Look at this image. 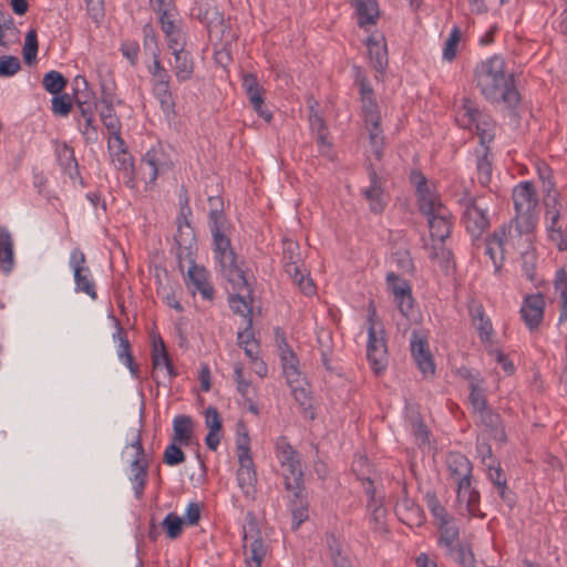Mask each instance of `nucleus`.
Listing matches in <instances>:
<instances>
[{"instance_id": "obj_52", "label": "nucleus", "mask_w": 567, "mask_h": 567, "mask_svg": "<svg viewBox=\"0 0 567 567\" xmlns=\"http://www.w3.org/2000/svg\"><path fill=\"white\" fill-rule=\"evenodd\" d=\"M425 501L430 512L432 513L433 517L436 520V524H440L443 520L452 518V516L449 515V513L446 512L445 507L441 505L439 498L434 493H426Z\"/></svg>"}, {"instance_id": "obj_30", "label": "nucleus", "mask_w": 567, "mask_h": 567, "mask_svg": "<svg viewBox=\"0 0 567 567\" xmlns=\"http://www.w3.org/2000/svg\"><path fill=\"white\" fill-rule=\"evenodd\" d=\"M140 174L145 183H154L161 171L158 153L155 150L146 152L138 167Z\"/></svg>"}, {"instance_id": "obj_10", "label": "nucleus", "mask_w": 567, "mask_h": 567, "mask_svg": "<svg viewBox=\"0 0 567 567\" xmlns=\"http://www.w3.org/2000/svg\"><path fill=\"white\" fill-rule=\"evenodd\" d=\"M107 147L111 154L112 163L123 173L124 184L133 188L135 186V169L133 156L128 153L126 144L121 135L109 137Z\"/></svg>"}, {"instance_id": "obj_58", "label": "nucleus", "mask_w": 567, "mask_h": 567, "mask_svg": "<svg viewBox=\"0 0 567 567\" xmlns=\"http://www.w3.org/2000/svg\"><path fill=\"white\" fill-rule=\"evenodd\" d=\"M51 102L52 112L59 116H66L72 109V99L69 94H54Z\"/></svg>"}, {"instance_id": "obj_54", "label": "nucleus", "mask_w": 567, "mask_h": 567, "mask_svg": "<svg viewBox=\"0 0 567 567\" xmlns=\"http://www.w3.org/2000/svg\"><path fill=\"white\" fill-rule=\"evenodd\" d=\"M391 262L402 274L412 272L414 269L413 260L408 250H398L392 254Z\"/></svg>"}, {"instance_id": "obj_21", "label": "nucleus", "mask_w": 567, "mask_h": 567, "mask_svg": "<svg viewBox=\"0 0 567 567\" xmlns=\"http://www.w3.org/2000/svg\"><path fill=\"white\" fill-rule=\"evenodd\" d=\"M116 332L113 334L114 339L118 340L117 355L120 360L130 369L134 377H137L138 367L134 363L133 354L131 351V343L127 339L126 331L121 327L120 321H115Z\"/></svg>"}, {"instance_id": "obj_40", "label": "nucleus", "mask_w": 567, "mask_h": 567, "mask_svg": "<svg viewBox=\"0 0 567 567\" xmlns=\"http://www.w3.org/2000/svg\"><path fill=\"white\" fill-rule=\"evenodd\" d=\"M477 178L482 186H488L492 179V162L489 159L488 147L484 148V152L476 161Z\"/></svg>"}, {"instance_id": "obj_32", "label": "nucleus", "mask_w": 567, "mask_h": 567, "mask_svg": "<svg viewBox=\"0 0 567 567\" xmlns=\"http://www.w3.org/2000/svg\"><path fill=\"white\" fill-rule=\"evenodd\" d=\"M147 462H142V457H134L131 463V472L133 474L131 481L133 482V488L135 496L141 498L147 482Z\"/></svg>"}, {"instance_id": "obj_51", "label": "nucleus", "mask_w": 567, "mask_h": 567, "mask_svg": "<svg viewBox=\"0 0 567 567\" xmlns=\"http://www.w3.org/2000/svg\"><path fill=\"white\" fill-rule=\"evenodd\" d=\"M183 519L174 513H168L162 522V526L167 537L171 539H176L181 536L183 532Z\"/></svg>"}, {"instance_id": "obj_18", "label": "nucleus", "mask_w": 567, "mask_h": 567, "mask_svg": "<svg viewBox=\"0 0 567 567\" xmlns=\"http://www.w3.org/2000/svg\"><path fill=\"white\" fill-rule=\"evenodd\" d=\"M368 54L373 68L378 72H383L388 66V49L383 35L377 38L371 35L367 39Z\"/></svg>"}, {"instance_id": "obj_36", "label": "nucleus", "mask_w": 567, "mask_h": 567, "mask_svg": "<svg viewBox=\"0 0 567 567\" xmlns=\"http://www.w3.org/2000/svg\"><path fill=\"white\" fill-rule=\"evenodd\" d=\"M152 361L153 367L159 368L162 365H165L167 369V372L171 377H176L177 372L175 371L173 363L168 357L165 343L162 338H158V340H154L153 342V349H152Z\"/></svg>"}, {"instance_id": "obj_15", "label": "nucleus", "mask_w": 567, "mask_h": 567, "mask_svg": "<svg viewBox=\"0 0 567 567\" xmlns=\"http://www.w3.org/2000/svg\"><path fill=\"white\" fill-rule=\"evenodd\" d=\"M426 217L432 239H437L443 244L444 240L450 237L452 229L450 210L446 207H439L436 213Z\"/></svg>"}, {"instance_id": "obj_8", "label": "nucleus", "mask_w": 567, "mask_h": 567, "mask_svg": "<svg viewBox=\"0 0 567 567\" xmlns=\"http://www.w3.org/2000/svg\"><path fill=\"white\" fill-rule=\"evenodd\" d=\"M179 204L181 213L177 217V234L175 236V241L177 244V258L182 266V258H190L193 248L196 245L194 229L187 220V216L190 214V207L188 205L187 190L184 187H182L179 194Z\"/></svg>"}, {"instance_id": "obj_24", "label": "nucleus", "mask_w": 567, "mask_h": 567, "mask_svg": "<svg viewBox=\"0 0 567 567\" xmlns=\"http://www.w3.org/2000/svg\"><path fill=\"white\" fill-rule=\"evenodd\" d=\"M14 265L13 239L7 227L0 228V270L10 274Z\"/></svg>"}, {"instance_id": "obj_38", "label": "nucleus", "mask_w": 567, "mask_h": 567, "mask_svg": "<svg viewBox=\"0 0 567 567\" xmlns=\"http://www.w3.org/2000/svg\"><path fill=\"white\" fill-rule=\"evenodd\" d=\"M56 156L62 169L72 177L73 172H78V162L73 148L63 144L56 148Z\"/></svg>"}, {"instance_id": "obj_29", "label": "nucleus", "mask_w": 567, "mask_h": 567, "mask_svg": "<svg viewBox=\"0 0 567 567\" xmlns=\"http://www.w3.org/2000/svg\"><path fill=\"white\" fill-rule=\"evenodd\" d=\"M284 261L285 270L289 276H297L300 274V252L299 245L293 240H284Z\"/></svg>"}, {"instance_id": "obj_37", "label": "nucleus", "mask_w": 567, "mask_h": 567, "mask_svg": "<svg viewBox=\"0 0 567 567\" xmlns=\"http://www.w3.org/2000/svg\"><path fill=\"white\" fill-rule=\"evenodd\" d=\"M114 104H103V107L100 111V118L109 131V137H115L116 135H121V121L117 117L115 110L113 107Z\"/></svg>"}, {"instance_id": "obj_64", "label": "nucleus", "mask_w": 567, "mask_h": 567, "mask_svg": "<svg viewBox=\"0 0 567 567\" xmlns=\"http://www.w3.org/2000/svg\"><path fill=\"white\" fill-rule=\"evenodd\" d=\"M470 402L475 412H480L487 408L485 394L481 388L475 384H471Z\"/></svg>"}, {"instance_id": "obj_50", "label": "nucleus", "mask_w": 567, "mask_h": 567, "mask_svg": "<svg viewBox=\"0 0 567 567\" xmlns=\"http://www.w3.org/2000/svg\"><path fill=\"white\" fill-rule=\"evenodd\" d=\"M369 132L370 145L372 147V152L378 161H380L383 156V145H384V136L383 131L380 127V124L367 126Z\"/></svg>"}, {"instance_id": "obj_47", "label": "nucleus", "mask_w": 567, "mask_h": 567, "mask_svg": "<svg viewBox=\"0 0 567 567\" xmlns=\"http://www.w3.org/2000/svg\"><path fill=\"white\" fill-rule=\"evenodd\" d=\"M462 112L463 113L460 115L457 120L466 128H472L474 122L482 114L477 106L470 99L463 100Z\"/></svg>"}, {"instance_id": "obj_59", "label": "nucleus", "mask_w": 567, "mask_h": 567, "mask_svg": "<svg viewBox=\"0 0 567 567\" xmlns=\"http://www.w3.org/2000/svg\"><path fill=\"white\" fill-rule=\"evenodd\" d=\"M179 443L172 442L164 452L163 461L169 466H175L185 461V454L178 446Z\"/></svg>"}, {"instance_id": "obj_13", "label": "nucleus", "mask_w": 567, "mask_h": 567, "mask_svg": "<svg viewBox=\"0 0 567 567\" xmlns=\"http://www.w3.org/2000/svg\"><path fill=\"white\" fill-rule=\"evenodd\" d=\"M411 353L424 377L434 374V363L429 349L427 337L417 330L411 334Z\"/></svg>"}, {"instance_id": "obj_28", "label": "nucleus", "mask_w": 567, "mask_h": 567, "mask_svg": "<svg viewBox=\"0 0 567 567\" xmlns=\"http://www.w3.org/2000/svg\"><path fill=\"white\" fill-rule=\"evenodd\" d=\"M162 30L167 39L168 49L174 51L185 48V34L181 30L179 25L175 23L173 17L159 20Z\"/></svg>"}, {"instance_id": "obj_14", "label": "nucleus", "mask_w": 567, "mask_h": 567, "mask_svg": "<svg viewBox=\"0 0 567 567\" xmlns=\"http://www.w3.org/2000/svg\"><path fill=\"white\" fill-rule=\"evenodd\" d=\"M545 300L542 293L528 295L524 298L520 316L529 330L536 329L544 317Z\"/></svg>"}, {"instance_id": "obj_16", "label": "nucleus", "mask_w": 567, "mask_h": 567, "mask_svg": "<svg viewBox=\"0 0 567 567\" xmlns=\"http://www.w3.org/2000/svg\"><path fill=\"white\" fill-rule=\"evenodd\" d=\"M245 286H237L234 282H228L233 286L235 295L229 297L230 308L235 313L241 315L248 321L251 318L252 306H251V289L249 288L248 279L245 276Z\"/></svg>"}, {"instance_id": "obj_39", "label": "nucleus", "mask_w": 567, "mask_h": 567, "mask_svg": "<svg viewBox=\"0 0 567 567\" xmlns=\"http://www.w3.org/2000/svg\"><path fill=\"white\" fill-rule=\"evenodd\" d=\"M303 487L300 491V496L297 497L293 494L291 501V514H292V528L298 529L299 526L308 518V503L303 499Z\"/></svg>"}, {"instance_id": "obj_22", "label": "nucleus", "mask_w": 567, "mask_h": 567, "mask_svg": "<svg viewBox=\"0 0 567 567\" xmlns=\"http://www.w3.org/2000/svg\"><path fill=\"white\" fill-rule=\"evenodd\" d=\"M174 54L173 70L178 82H185L192 79L194 73V61L192 54L184 48L172 51Z\"/></svg>"}, {"instance_id": "obj_25", "label": "nucleus", "mask_w": 567, "mask_h": 567, "mask_svg": "<svg viewBox=\"0 0 567 567\" xmlns=\"http://www.w3.org/2000/svg\"><path fill=\"white\" fill-rule=\"evenodd\" d=\"M437 528L440 530L439 545L444 551L462 543L460 527L454 517L437 524Z\"/></svg>"}, {"instance_id": "obj_6", "label": "nucleus", "mask_w": 567, "mask_h": 567, "mask_svg": "<svg viewBox=\"0 0 567 567\" xmlns=\"http://www.w3.org/2000/svg\"><path fill=\"white\" fill-rule=\"evenodd\" d=\"M456 202L463 209L461 221L466 231L474 238H480L489 227L487 207H485L476 197L464 193Z\"/></svg>"}, {"instance_id": "obj_49", "label": "nucleus", "mask_w": 567, "mask_h": 567, "mask_svg": "<svg viewBox=\"0 0 567 567\" xmlns=\"http://www.w3.org/2000/svg\"><path fill=\"white\" fill-rule=\"evenodd\" d=\"M291 392L295 396V400L299 402L300 406L303 410V413L307 417L313 420L316 417L315 411L311 404V398L309 396V392L302 388L301 384L295 385L291 388Z\"/></svg>"}, {"instance_id": "obj_31", "label": "nucleus", "mask_w": 567, "mask_h": 567, "mask_svg": "<svg viewBox=\"0 0 567 567\" xmlns=\"http://www.w3.org/2000/svg\"><path fill=\"white\" fill-rule=\"evenodd\" d=\"M173 442L181 445H189L193 433V420L188 415H178L173 422Z\"/></svg>"}, {"instance_id": "obj_19", "label": "nucleus", "mask_w": 567, "mask_h": 567, "mask_svg": "<svg viewBox=\"0 0 567 567\" xmlns=\"http://www.w3.org/2000/svg\"><path fill=\"white\" fill-rule=\"evenodd\" d=\"M468 311L472 323L478 331L481 341H489L493 334V326L489 318L485 313L483 305L476 301H472L468 306Z\"/></svg>"}, {"instance_id": "obj_1", "label": "nucleus", "mask_w": 567, "mask_h": 567, "mask_svg": "<svg viewBox=\"0 0 567 567\" xmlns=\"http://www.w3.org/2000/svg\"><path fill=\"white\" fill-rule=\"evenodd\" d=\"M476 87L486 101L492 104H503L515 109L520 101L516 89L514 74L506 71L505 60L501 55H493L481 61L474 70Z\"/></svg>"}, {"instance_id": "obj_41", "label": "nucleus", "mask_w": 567, "mask_h": 567, "mask_svg": "<svg viewBox=\"0 0 567 567\" xmlns=\"http://www.w3.org/2000/svg\"><path fill=\"white\" fill-rule=\"evenodd\" d=\"M473 126H475L476 132L481 138V144L489 143L494 140V123L489 115L481 114L478 118L474 122Z\"/></svg>"}, {"instance_id": "obj_46", "label": "nucleus", "mask_w": 567, "mask_h": 567, "mask_svg": "<svg viewBox=\"0 0 567 567\" xmlns=\"http://www.w3.org/2000/svg\"><path fill=\"white\" fill-rule=\"evenodd\" d=\"M522 269L526 278L534 282L536 280L535 269L537 262V255L533 247H528L520 254Z\"/></svg>"}, {"instance_id": "obj_53", "label": "nucleus", "mask_w": 567, "mask_h": 567, "mask_svg": "<svg viewBox=\"0 0 567 567\" xmlns=\"http://www.w3.org/2000/svg\"><path fill=\"white\" fill-rule=\"evenodd\" d=\"M543 193L545 194L544 205L546 207V210L561 209L560 196L558 192L555 189V184L553 181L544 183Z\"/></svg>"}, {"instance_id": "obj_63", "label": "nucleus", "mask_w": 567, "mask_h": 567, "mask_svg": "<svg viewBox=\"0 0 567 567\" xmlns=\"http://www.w3.org/2000/svg\"><path fill=\"white\" fill-rule=\"evenodd\" d=\"M73 96L74 101L78 104V97L86 99L87 101L92 96V92L89 91V83L86 79L82 75H78L73 80Z\"/></svg>"}, {"instance_id": "obj_3", "label": "nucleus", "mask_w": 567, "mask_h": 567, "mask_svg": "<svg viewBox=\"0 0 567 567\" xmlns=\"http://www.w3.org/2000/svg\"><path fill=\"white\" fill-rule=\"evenodd\" d=\"M513 202L516 212L514 224L519 235L534 230L537 221L536 208L538 198L530 182H522L513 189Z\"/></svg>"}, {"instance_id": "obj_11", "label": "nucleus", "mask_w": 567, "mask_h": 567, "mask_svg": "<svg viewBox=\"0 0 567 567\" xmlns=\"http://www.w3.org/2000/svg\"><path fill=\"white\" fill-rule=\"evenodd\" d=\"M410 179L416 186L419 208L423 215L431 216L439 207H445L430 189L426 177L420 171H412Z\"/></svg>"}, {"instance_id": "obj_7", "label": "nucleus", "mask_w": 567, "mask_h": 567, "mask_svg": "<svg viewBox=\"0 0 567 567\" xmlns=\"http://www.w3.org/2000/svg\"><path fill=\"white\" fill-rule=\"evenodd\" d=\"M243 548L248 567H261L268 546L265 544L258 522L252 513H247L243 527Z\"/></svg>"}, {"instance_id": "obj_62", "label": "nucleus", "mask_w": 567, "mask_h": 567, "mask_svg": "<svg viewBox=\"0 0 567 567\" xmlns=\"http://www.w3.org/2000/svg\"><path fill=\"white\" fill-rule=\"evenodd\" d=\"M293 282L299 287L305 296H312L316 292V287L309 274H305L300 268V274L297 276H289Z\"/></svg>"}, {"instance_id": "obj_4", "label": "nucleus", "mask_w": 567, "mask_h": 567, "mask_svg": "<svg viewBox=\"0 0 567 567\" xmlns=\"http://www.w3.org/2000/svg\"><path fill=\"white\" fill-rule=\"evenodd\" d=\"M276 456L282 468L286 488L288 491H295V495L299 497L303 484L300 457L284 436L277 440Z\"/></svg>"}, {"instance_id": "obj_27", "label": "nucleus", "mask_w": 567, "mask_h": 567, "mask_svg": "<svg viewBox=\"0 0 567 567\" xmlns=\"http://www.w3.org/2000/svg\"><path fill=\"white\" fill-rule=\"evenodd\" d=\"M395 512L400 519L405 524L420 525L422 523V508L408 497H404L396 503Z\"/></svg>"}, {"instance_id": "obj_60", "label": "nucleus", "mask_w": 567, "mask_h": 567, "mask_svg": "<svg viewBox=\"0 0 567 567\" xmlns=\"http://www.w3.org/2000/svg\"><path fill=\"white\" fill-rule=\"evenodd\" d=\"M362 112L365 127L380 124L381 116L377 104L372 100L363 101Z\"/></svg>"}, {"instance_id": "obj_42", "label": "nucleus", "mask_w": 567, "mask_h": 567, "mask_svg": "<svg viewBox=\"0 0 567 567\" xmlns=\"http://www.w3.org/2000/svg\"><path fill=\"white\" fill-rule=\"evenodd\" d=\"M66 84V79L55 70L49 71L42 79L43 87L51 94H59L64 90Z\"/></svg>"}, {"instance_id": "obj_43", "label": "nucleus", "mask_w": 567, "mask_h": 567, "mask_svg": "<svg viewBox=\"0 0 567 567\" xmlns=\"http://www.w3.org/2000/svg\"><path fill=\"white\" fill-rule=\"evenodd\" d=\"M327 545L333 567H352L348 556L343 555L341 545L333 535L327 536Z\"/></svg>"}, {"instance_id": "obj_20", "label": "nucleus", "mask_w": 567, "mask_h": 567, "mask_svg": "<svg viewBox=\"0 0 567 567\" xmlns=\"http://www.w3.org/2000/svg\"><path fill=\"white\" fill-rule=\"evenodd\" d=\"M243 85L246 89V93L254 110L259 116L264 117L266 121H270L271 114L264 110V90L259 86L257 79L252 74H247L244 76Z\"/></svg>"}, {"instance_id": "obj_12", "label": "nucleus", "mask_w": 567, "mask_h": 567, "mask_svg": "<svg viewBox=\"0 0 567 567\" xmlns=\"http://www.w3.org/2000/svg\"><path fill=\"white\" fill-rule=\"evenodd\" d=\"M73 268L76 291H82L93 300L97 298L94 281L90 278V269L85 266V255L80 249H73L70 256Z\"/></svg>"}, {"instance_id": "obj_26", "label": "nucleus", "mask_w": 567, "mask_h": 567, "mask_svg": "<svg viewBox=\"0 0 567 567\" xmlns=\"http://www.w3.org/2000/svg\"><path fill=\"white\" fill-rule=\"evenodd\" d=\"M238 461L239 468L237 471V482L239 487L248 495L256 483L254 462L251 455L238 456Z\"/></svg>"}, {"instance_id": "obj_44", "label": "nucleus", "mask_w": 567, "mask_h": 567, "mask_svg": "<svg viewBox=\"0 0 567 567\" xmlns=\"http://www.w3.org/2000/svg\"><path fill=\"white\" fill-rule=\"evenodd\" d=\"M555 289L560 293L559 322H563L567 320V276L563 269L557 271Z\"/></svg>"}, {"instance_id": "obj_57", "label": "nucleus", "mask_w": 567, "mask_h": 567, "mask_svg": "<svg viewBox=\"0 0 567 567\" xmlns=\"http://www.w3.org/2000/svg\"><path fill=\"white\" fill-rule=\"evenodd\" d=\"M481 421L491 430L496 431V436L501 440L505 437V432L503 429L498 431V426L501 424V417L497 413H494L491 409L486 408L478 412Z\"/></svg>"}, {"instance_id": "obj_61", "label": "nucleus", "mask_w": 567, "mask_h": 567, "mask_svg": "<svg viewBox=\"0 0 567 567\" xmlns=\"http://www.w3.org/2000/svg\"><path fill=\"white\" fill-rule=\"evenodd\" d=\"M237 449H238V456L244 455H250V449H249V435L247 427L245 423L238 422L237 424Z\"/></svg>"}, {"instance_id": "obj_23", "label": "nucleus", "mask_w": 567, "mask_h": 567, "mask_svg": "<svg viewBox=\"0 0 567 567\" xmlns=\"http://www.w3.org/2000/svg\"><path fill=\"white\" fill-rule=\"evenodd\" d=\"M447 468L454 482L471 480L472 464L470 460L461 453H451L447 457Z\"/></svg>"}, {"instance_id": "obj_35", "label": "nucleus", "mask_w": 567, "mask_h": 567, "mask_svg": "<svg viewBox=\"0 0 567 567\" xmlns=\"http://www.w3.org/2000/svg\"><path fill=\"white\" fill-rule=\"evenodd\" d=\"M358 24L364 28L369 24H375L379 16L378 4L373 0H358L357 4Z\"/></svg>"}, {"instance_id": "obj_48", "label": "nucleus", "mask_w": 567, "mask_h": 567, "mask_svg": "<svg viewBox=\"0 0 567 567\" xmlns=\"http://www.w3.org/2000/svg\"><path fill=\"white\" fill-rule=\"evenodd\" d=\"M22 53L27 64L30 65L35 61L38 54V34L34 29L29 30L25 34Z\"/></svg>"}, {"instance_id": "obj_56", "label": "nucleus", "mask_w": 567, "mask_h": 567, "mask_svg": "<svg viewBox=\"0 0 567 567\" xmlns=\"http://www.w3.org/2000/svg\"><path fill=\"white\" fill-rule=\"evenodd\" d=\"M461 40V29L458 27H454L445 42L443 49V59L446 61H452L455 59L457 45Z\"/></svg>"}, {"instance_id": "obj_34", "label": "nucleus", "mask_w": 567, "mask_h": 567, "mask_svg": "<svg viewBox=\"0 0 567 567\" xmlns=\"http://www.w3.org/2000/svg\"><path fill=\"white\" fill-rule=\"evenodd\" d=\"M154 96L158 100L161 110L169 116L175 113V100L171 91V83L152 84Z\"/></svg>"}, {"instance_id": "obj_2", "label": "nucleus", "mask_w": 567, "mask_h": 567, "mask_svg": "<svg viewBox=\"0 0 567 567\" xmlns=\"http://www.w3.org/2000/svg\"><path fill=\"white\" fill-rule=\"evenodd\" d=\"M208 203L210 205L208 218L214 240L215 258L218 260L221 272L227 280L237 286H245V271L237 262L230 239L224 234L225 216L223 213V200L219 196H210Z\"/></svg>"}, {"instance_id": "obj_9", "label": "nucleus", "mask_w": 567, "mask_h": 567, "mask_svg": "<svg viewBox=\"0 0 567 567\" xmlns=\"http://www.w3.org/2000/svg\"><path fill=\"white\" fill-rule=\"evenodd\" d=\"M385 282L401 315L406 319H412L414 317V298L409 281L394 271H389Z\"/></svg>"}, {"instance_id": "obj_55", "label": "nucleus", "mask_w": 567, "mask_h": 567, "mask_svg": "<svg viewBox=\"0 0 567 567\" xmlns=\"http://www.w3.org/2000/svg\"><path fill=\"white\" fill-rule=\"evenodd\" d=\"M21 70V62L14 55L0 56V78H10Z\"/></svg>"}, {"instance_id": "obj_17", "label": "nucleus", "mask_w": 567, "mask_h": 567, "mask_svg": "<svg viewBox=\"0 0 567 567\" xmlns=\"http://www.w3.org/2000/svg\"><path fill=\"white\" fill-rule=\"evenodd\" d=\"M192 266L188 268L187 272V286H194V291L196 290L200 292L202 297L206 300H213L215 290L213 286L208 282L207 277L208 274L204 267H198L195 265L194 260H190Z\"/></svg>"}, {"instance_id": "obj_5", "label": "nucleus", "mask_w": 567, "mask_h": 567, "mask_svg": "<svg viewBox=\"0 0 567 567\" xmlns=\"http://www.w3.org/2000/svg\"><path fill=\"white\" fill-rule=\"evenodd\" d=\"M375 308L372 302L369 305V329H368V344H367V359L375 374H381L388 365V348L385 341V331L380 326L375 324Z\"/></svg>"}, {"instance_id": "obj_45", "label": "nucleus", "mask_w": 567, "mask_h": 567, "mask_svg": "<svg viewBox=\"0 0 567 567\" xmlns=\"http://www.w3.org/2000/svg\"><path fill=\"white\" fill-rule=\"evenodd\" d=\"M362 196L368 200L370 210L374 214H381L385 208L384 189H369L361 190Z\"/></svg>"}, {"instance_id": "obj_33", "label": "nucleus", "mask_w": 567, "mask_h": 567, "mask_svg": "<svg viewBox=\"0 0 567 567\" xmlns=\"http://www.w3.org/2000/svg\"><path fill=\"white\" fill-rule=\"evenodd\" d=\"M444 555L461 567H475V557L470 544L462 542L444 551Z\"/></svg>"}]
</instances>
